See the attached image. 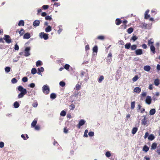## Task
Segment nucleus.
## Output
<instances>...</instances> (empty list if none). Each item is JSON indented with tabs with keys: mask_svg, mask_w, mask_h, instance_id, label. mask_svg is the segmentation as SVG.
I'll return each instance as SVG.
<instances>
[{
	"mask_svg": "<svg viewBox=\"0 0 160 160\" xmlns=\"http://www.w3.org/2000/svg\"><path fill=\"white\" fill-rule=\"evenodd\" d=\"M18 90L20 92L18 95V98H22L27 93V89L24 88L22 86H19L18 87Z\"/></svg>",
	"mask_w": 160,
	"mask_h": 160,
	"instance_id": "nucleus-1",
	"label": "nucleus"
},
{
	"mask_svg": "<svg viewBox=\"0 0 160 160\" xmlns=\"http://www.w3.org/2000/svg\"><path fill=\"white\" fill-rule=\"evenodd\" d=\"M43 92L45 94H48L49 93L50 88L47 85H44L42 88Z\"/></svg>",
	"mask_w": 160,
	"mask_h": 160,
	"instance_id": "nucleus-2",
	"label": "nucleus"
},
{
	"mask_svg": "<svg viewBox=\"0 0 160 160\" xmlns=\"http://www.w3.org/2000/svg\"><path fill=\"white\" fill-rule=\"evenodd\" d=\"M48 34L44 32H41L39 33V36L41 38H43L45 40H47L48 39Z\"/></svg>",
	"mask_w": 160,
	"mask_h": 160,
	"instance_id": "nucleus-3",
	"label": "nucleus"
},
{
	"mask_svg": "<svg viewBox=\"0 0 160 160\" xmlns=\"http://www.w3.org/2000/svg\"><path fill=\"white\" fill-rule=\"evenodd\" d=\"M3 39L8 43H10L12 42V39L10 36L8 35H5L3 38Z\"/></svg>",
	"mask_w": 160,
	"mask_h": 160,
	"instance_id": "nucleus-4",
	"label": "nucleus"
},
{
	"mask_svg": "<svg viewBox=\"0 0 160 160\" xmlns=\"http://www.w3.org/2000/svg\"><path fill=\"white\" fill-rule=\"evenodd\" d=\"M30 47H26L24 50V55L26 57H28L30 54Z\"/></svg>",
	"mask_w": 160,
	"mask_h": 160,
	"instance_id": "nucleus-5",
	"label": "nucleus"
},
{
	"mask_svg": "<svg viewBox=\"0 0 160 160\" xmlns=\"http://www.w3.org/2000/svg\"><path fill=\"white\" fill-rule=\"evenodd\" d=\"M86 122V121L85 120L83 119H81L79 121L77 125V127L78 128H80L81 127L83 126L84 125Z\"/></svg>",
	"mask_w": 160,
	"mask_h": 160,
	"instance_id": "nucleus-6",
	"label": "nucleus"
},
{
	"mask_svg": "<svg viewBox=\"0 0 160 160\" xmlns=\"http://www.w3.org/2000/svg\"><path fill=\"white\" fill-rule=\"evenodd\" d=\"M151 97L149 96H147L145 99L146 103L148 105H150L151 103Z\"/></svg>",
	"mask_w": 160,
	"mask_h": 160,
	"instance_id": "nucleus-7",
	"label": "nucleus"
},
{
	"mask_svg": "<svg viewBox=\"0 0 160 160\" xmlns=\"http://www.w3.org/2000/svg\"><path fill=\"white\" fill-rule=\"evenodd\" d=\"M40 21L38 20H36L33 22V26L34 27H37L39 26Z\"/></svg>",
	"mask_w": 160,
	"mask_h": 160,
	"instance_id": "nucleus-8",
	"label": "nucleus"
},
{
	"mask_svg": "<svg viewBox=\"0 0 160 160\" xmlns=\"http://www.w3.org/2000/svg\"><path fill=\"white\" fill-rule=\"evenodd\" d=\"M143 117H144L143 119L142 120V125H145L147 122V118H146V116L145 115H144L143 116Z\"/></svg>",
	"mask_w": 160,
	"mask_h": 160,
	"instance_id": "nucleus-9",
	"label": "nucleus"
},
{
	"mask_svg": "<svg viewBox=\"0 0 160 160\" xmlns=\"http://www.w3.org/2000/svg\"><path fill=\"white\" fill-rule=\"evenodd\" d=\"M135 54L137 55H139L142 54V50L141 49H138L136 50Z\"/></svg>",
	"mask_w": 160,
	"mask_h": 160,
	"instance_id": "nucleus-10",
	"label": "nucleus"
},
{
	"mask_svg": "<svg viewBox=\"0 0 160 160\" xmlns=\"http://www.w3.org/2000/svg\"><path fill=\"white\" fill-rule=\"evenodd\" d=\"M30 38V34L28 32L25 34L23 36V38L25 39H28Z\"/></svg>",
	"mask_w": 160,
	"mask_h": 160,
	"instance_id": "nucleus-11",
	"label": "nucleus"
},
{
	"mask_svg": "<svg viewBox=\"0 0 160 160\" xmlns=\"http://www.w3.org/2000/svg\"><path fill=\"white\" fill-rule=\"evenodd\" d=\"M151 67L149 65H146L144 67L143 69L144 70L147 71L148 72L150 71L151 69Z\"/></svg>",
	"mask_w": 160,
	"mask_h": 160,
	"instance_id": "nucleus-12",
	"label": "nucleus"
},
{
	"mask_svg": "<svg viewBox=\"0 0 160 160\" xmlns=\"http://www.w3.org/2000/svg\"><path fill=\"white\" fill-rule=\"evenodd\" d=\"M52 31V27L50 26H48L45 29V32H48Z\"/></svg>",
	"mask_w": 160,
	"mask_h": 160,
	"instance_id": "nucleus-13",
	"label": "nucleus"
},
{
	"mask_svg": "<svg viewBox=\"0 0 160 160\" xmlns=\"http://www.w3.org/2000/svg\"><path fill=\"white\" fill-rule=\"evenodd\" d=\"M150 49L151 51L152 52L153 54H154L155 53V48L153 45H151L150 46Z\"/></svg>",
	"mask_w": 160,
	"mask_h": 160,
	"instance_id": "nucleus-14",
	"label": "nucleus"
},
{
	"mask_svg": "<svg viewBox=\"0 0 160 160\" xmlns=\"http://www.w3.org/2000/svg\"><path fill=\"white\" fill-rule=\"evenodd\" d=\"M133 91L135 92L139 93L141 92V89L140 88L137 87L134 89Z\"/></svg>",
	"mask_w": 160,
	"mask_h": 160,
	"instance_id": "nucleus-15",
	"label": "nucleus"
},
{
	"mask_svg": "<svg viewBox=\"0 0 160 160\" xmlns=\"http://www.w3.org/2000/svg\"><path fill=\"white\" fill-rule=\"evenodd\" d=\"M87 77L88 76V73L87 72H83L82 71L80 74V76L81 77H82L83 76Z\"/></svg>",
	"mask_w": 160,
	"mask_h": 160,
	"instance_id": "nucleus-16",
	"label": "nucleus"
},
{
	"mask_svg": "<svg viewBox=\"0 0 160 160\" xmlns=\"http://www.w3.org/2000/svg\"><path fill=\"white\" fill-rule=\"evenodd\" d=\"M160 82V80L158 79H155L154 81V84L156 86H158Z\"/></svg>",
	"mask_w": 160,
	"mask_h": 160,
	"instance_id": "nucleus-17",
	"label": "nucleus"
},
{
	"mask_svg": "<svg viewBox=\"0 0 160 160\" xmlns=\"http://www.w3.org/2000/svg\"><path fill=\"white\" fill-rule=\"evenodd\" d=\"M112 56V55L111 53H110L108 54V57L107 58V62H110L112 61L111 57Z\"/></svg>",
	"mask_w": 160,
	"mask_h": 160,
	"instance_id": "nucleus-18",
	"label": "nucleus"
},
{
	"mask_svg": "<svg viewBox=\"0 0 160 160\" xmlns=\"http://www.w3.org/2000/svg\"><path fill=\"white\" fill-rule=\"evenodd\" d=\"M157 147V144L155 142L152 143V145L151 149V150H155Z\"/></svg>",
	"mask_w": 160,
	"mask_h": 160,
	"instance_id": "nucleus-19",
	"label": "nucleus"
},
{
	"mask_svg": "<svg viewBox=\"0 0 160 160\" xmlns=\"http://www.w3.org/2000/svg\"><path fill=\"white\" fill-rule=\"evenodd\" d=\"M138 128L137 127L133 128L132 130V133L133 134H135L137 131Z\"/></svg>",
	"mask_w": 160,
	"mask_h": 160,
	"instance_id": "nucleus-20",
	"label": "nucleus"
},
{
	"mask_svg": "<svg viewBox=\"0 0 160 160\" xmlns=\"http://www.w3.org/2000/svg\"><path fill=\"white\" fill-rule=\"evenodd\" d=\"M24 22L23 20H20L18 23V25L19 26H24Z\"/></svg>",
	"mask_w": 160,
	"mask_h": 160,
	"instance_id": "nucleus-21",
	"label": "nucleus"
},
{
	"mask_svg": "<svg viewBox=\"0 0 160 160\" xmlns=\"http://www.w3.org/2000/svg\"><path fill=\"white\" fill-rule=\"evenodd\" d=\"M19 104L17 101L15 102L13 104L14 107L15 108H18L19 106Z\"/></svg>",
	"mask_w": 160,
	"mask_h": 160,
	"instance_id": "nucleus-22",
	"label": "nucleus"
},
{
	"mask_svg": "<svg viewBox=\"0 0 160 160\" xmlns=\"http://www.w3.org/2000/svg\"><path fill=\"white\" fill-rule=\"evenodd\" d=\"M133 31V29L132 28L130 27L128 28L127 30V32L129 34H131Z\"/></svg>",
	"mask_w": 160,
	"mask_h": 160,
	"instance_id": "nucleus-23",
	"label": "nucleus"
},
{
	"mask_svg": "<svg viewBox=\"0 0 160 160\" xmlns=\"http://www.w3.org/2000/svg\"><path fill=\"white\" fill-rule=\"evenodd\" d=\"M135 102L133 101L131 102V109L132 110H133L135 107Z\"/></svg>",
	"mask_w": 160,
	"mask_h": 160,
	"instance_id": "nucleus-24",
	"label": "nucleus"
},
{
	"mask_svg": "<svg viewBox=\"0 0 160 160\" xmlns=\"http://www.w3.org/2000/svg\"><path fill=\"white\" fill-rule=\"evenodd\" d=\"M50 97L53 99H55L56 97V95L55 93H52L50 95Z\"/></svg>",
	"mask_w": 160,
	"mask_h": 160,
	"instance_id": "nucleus-25",
	"label": "nucleus"
},
{
	"mask_svg": "<svg viewBox=\"0 0 160 160\" xmlns=\"http://www.w3.org/2000/svg\"><path fill=\"white\" fill-rule=\"evenodd\" d=\"M155 109H152L150 110L149 114L150 115H153L155 113Z\"/></svg>",
	"mask_w": 160,
	"mask_h": 160,
	"instance_id": "nucleus-26",
	"label": "nucleus"
},
{
	"mask_svg": "<svg viewBox=\"0 0 160 160\" xmlns=\"http://www.w3.org/2000/svg\"><path fill=\"white\" fill-rule=\"evenodd\" d=\"M116 21L117 22L116 24L117 25H119L121 23V21L119 18H117L116 19Z\"/></svg>",
	"mask_w": 160,
	"mask_h": 160,
	"instance_id": "nucleus-27",
	"label": "nucleus"
},
{
	"mask_svg": "<svg viewBox=\"0 0 160 160\" xmlns=\"http://www.w3.org/2000/svg\"><path fill=\"white\" fill-rule=\"evenodd\" d=\"M104 78L103 76H101L98 79V82L99 83L101 82L104 79Z\"/></svg>",
	"mask_w": 160,
	"mask_h": 160,
	"instance_id": "nucleus-28",
	"label": "nucleus"
},
{
	"mask_svg": "<svg viewBox=\"0 0 160 160\" xmlns=\"http://www.w3.org/2000/svg\"><path fill=\"white\" fill-rule=\"evenodd\" d=\"M37 123V121H36V120L33 121L31 124V127H35L36 126Z\"/></svg>",
	"mask_w": 160,
	"mask_h": 160,
	"instance_id": "nucleus-29",
	"label": "nucleus"
},
{
	"mask_svg": "<svg viewBox=\"0 0 160 160\" xmlns=\"http://www.w3.org/2000/svg\"><path fill=\"white\" fill-rule=\"evenodd\" d=\"M154 138V137L153 134H150L148 136V139L152 141Z\"/></svg>",
	"mask_w": 160,
	"mask_h": 160,
	"instance_id": "nucleus-30",
	"label": "nucleus"
},
{
	"mask_svg": "<svg viewBox=\"0 0 160 160\" xmlns=\"http://www.w3.org/2000/svg\"><path fill=\"white\" fill-rule=\"evenodd\" d=\"M143 149L144 151L146 152L148 151L149 148L147 146L145 145L143 147Z\"/></svg>",
	"mask_w": 160,
	"mask_h": 160,
	"instance_id": "nucleus-31",
	"label": "nucleus"
},
{
	"mask_svg": "<svg viewBox=\"0 0 160 160\" xmlns=\"http://www.w3.org/2000/svg\"><path fill=\"white\" fill-rule=\"evenodd\" d=\"M11 68L9 67H6L5 68V71L7 73H8L10 71Z\"/></svg>",
	"mask_w": 160,
	"mask_h": 160,
	"instance_id": "nucleus-32",
	"label": "nucleus"
},
{
	"mask_svg": "<svg viewBox=\"0 0 160 160\" xmlns=\"http://www.w3.org/2000/svg\"><path fill=\"white\" fill-rule=\"evenodd\" d=\"M131 46V43H127L125 45V47L126 49H129Z\"/></svg>",
	"mask_w": 160,
	"mask_h": 160,
	"instance_id": "nucleus-33",
	"label": "nucleus"
},
{
	"mask_svg": "<svg viewBox=\"0 0 160 160\" xmlns=\"http://www.w3.org/2000/svg\"><path fill=\"white\" fill-rule=\"evenodd\" d=\"M139 78L138 77L137 75H136L132 79V80L133 82H135L137 81Z\"/></svg>",
	"mask_w": 160,
	"mask_h": 160,
	"instance_id": "nucleus-34",
	"label": "nucleus"
},
{
	"mask_svg": "<svg viewBox=\"0 0 160 160\" xmlns=\"http://www.w3.org/2000/svg\"><path fill=\"white\" fill-rule=\"evenodd\" d=\"M37 70L35 68H32V69L31 72L32 74L34 75L37 73Z\"/></svg>",
	"mask_w": 160,
	"mask_h": 160,
	"instance_id": "nucleus-35",
	"label": "nucleus"
},
{
	"mask_svg": "<svg viewBox=\"0 0 160 160\" xmlns=\"http://www.w3.org/2000/svg\"><path fill=\"white\" fill-rule=\"evenodd\" d=\"M42 62L40 60H38V61L36 62V65L37 67H38L40 65H42Z\"/></svg>",
	"mask_w": 160,
	"mask_h": 160,
	"instance_id": "nucleus-36",
	"label": "nucleus"
},
{
	"mask_svg": "<svg viewBox=\"0 0 160 160\" xmlns=\"http://www.w3.org/2000/svg\"><path fill=\"white\" fill-rule=\"evenodd\" d=\"M98 48L97 46L94 47L93 48V52H98Z\"/></svg>",
	"mask_w": 160,
	"mask_h": 160,
	"instance_id": "nucleus-37",
	"label": "nucleus"
},
{
	"mask_svg": "<svg viewBox=\"0 0 160 160\" xmlns=\"http://www.w3.org/2000/svg\"><path fill=\"white\" fill-rule=\"evenodd\" d=\"M105 155L107 158H109L111 156V154L110 151H107L105 153Z\"/></svg>",
	"mask_w": 160,
	"mask_h": 160,
	"instance_id": "nucleus-38",
	"label": "nucleus"
},
{
	"mask_svg": "<svg viewBox=\"0 0 160 160\" xmlns=\"http://www.w3.org/2000/svg\"><path fill=\"white\" fill-rule=\"evenodd\" d=\"M75 88L76 90L78 91L80 89L81 85L78 84H77L76 85Z\"/></svg>",
	"mask_w": 160,
	"mask_h": 160,
	"instance_id": "nucleus-39",
	"label": "nucleus"
},
{
	"mask_svg": "<svg viewBox=\"0 0 160 160\" xmlns=\"http://www.w3.org/2000/svg\"><path fill=\"white\" fill-rule=\"evenodd\" d=\"M137 47V46L136 45H133L131 46V48L132 50H135Z\"/></svg>",
	"mask_w": 160,
	"mask_h": 160,
	"instance_id": "nucleus-40",
	"label": "nucleus"
},
{
	"mask_svg": "<svg viewBox=\"0 0 160 160\" xmlns=\"http://www.w3.org/2000/svg\"><path fill=\"white\" fill-rule=\"evenodd\" d=\"M24 32V29L23 28H21L20 30L19 31L18 33L20 34V36H22Z\"/></svg>",
	"mask_w": 160,
	"mask_h": 160,
	"instance_id": "nucleus-41",
	"label": "nucleus"
},
{
	"mask_svg": "<svg viewBox=\"0 0 160 160\" xmlns=\"http://www.w3.org/2000/svg\"><path fill=\"white\" fill-rule=\"evenodd\" d=\"M17 81V80L15 78H13L11 80L12 83L13 84L16 83Z\"/></svg>",
	"mask_w": 160,
	"mask_h": 160,
	"instance_id": "nucleus-42",
	"label": "nucleus"
},
{
	"mask_svg": "<svg viewBox=\"0 0 160 160\" xmlns=\"http://www.w3.org/2000/svg\"><path fill=\"white\" fill-rule=\"evenodd\" d=\"M62 27V26L61 25H59L58 26V28H59V29L58 31V32L59 34H60L62 31V29L60 28Z\"/></svg>",
	"mask_w": 160,
	"mask_h": 160,
	"instance_id": "nucleus-43",
	"label": "nucleus"
},
{
	"mask_svg": "<svg viewBox=\"0 0 160 160\" xmlns=\"http://www.w3.org/2000/svg\"><path fill=\"white\" fill-rule=\"evenodd\" d=\"M88 132V131L87 129H86L85 130L84 132V137H85L87 138L88 137V135L87 134V133Z\"/></svg>",
	"mask_w": 160,
	"mask_h": 160,
	"instance_id": "nucleus-44",
	"label": "nucleus"
},
{
	"mask_svg": "<svg viewBox=\"0 0 160 160\" xmlns=\"http://www.w3.org/2000/svg\"><path fill=\"white\" fill-rule=\"evenodd\" d=\"M66 113L65 111L64 110L62 111L60 113V115L61 116H64L66 115Z\"/></svg>",
	"mask_w": 160,
	"mask_h": 160,
	"instance_id": "nucleus-45",
	"label": "nucleus"
},
{
	"mask_svg": "<svg viewBox=\"0 0 160 160\" xmlns=\"http://www.w3.org/2000/svg\"><path fill=\"white\" fill-rule=\"evenodd\" d=\"M45 19L46 20H51L52 18L51 16L49 15H48L45 17Z\"/></svg>",
	"mask_w": 160,
	"mask_h": 160,
	"instance_id": "nucleus-46",
	"label": "nucleus"
},
{
	"mask_svg": "<svg viewBox=\"0 0 160 160\" xmlns=\"http://www.w3.org/2000/svg\"><path fill=\"white\" fill-rule=\"evenodd\" d=\"M59 85L62 87H64L65 85V83L64 82L62 81L60 82Z\"/></svg>",
	"mask_w": 160,
	"mask_h": 160,
	"instance_id": "nucleus-47",
	"label": "nucleus"
},
{
	"mask_svg": "<svg viewBox=\"0 0 160 160\" xmlns=\"http://www.w3.org/2000/svg\"><path fill=\"white\" fill-rule=\"evenodd\" d=\"M35 84L34 83H32L28 85V87H29L31 88H33L35 87Z\"/></svg>",
	"mask_w": 160,
	"mask_h": 160,
	"instance_id": "nucleus-48",
	"label": "nucleus"
},
{
	"mask_svg": "<svg viewBox=\"0 0 160 160\" xmlns=\"http://www.w3.org/2000/svg\"><path fill=\"white\" fill-rule=\"evenodd\" d=\"M28 79L27 77H24L22 79V81L24 82H26L28 81Z\"/></svg>",
	"mask_w": 160,
	"mask_h": 160,
	"instance_id": "nucleus-49",
	"label": "nucleus"
},
{
	"mask_svg": "<svg viewBox=\"0 0 160 160\" xmlns=\"http://www.w3.org/2000/svg\"><path fill=\"white\" fill-rule=\"evenodd\" d=\"M138 39V38L135 36H132L131 38V39L133 40V42H134Z\"/></svg>",
	"mask_w": 160,
	"mask_h": 160,
	"instance_id": "nucleus-50",
	"label": "nucleus"
},
{
	"mask_svg": "<svg viewBox=\"0 0 160 160\" xmlns=\"http://www.w3.org/2000/svg\"><path fill=\"white\" fill-rule=\"evenodd\" d=\"M88 135L90 137H92L94 135V132H88Z\"/></svg>",
	"mask_w": 160,
	"mask_h": 160,
	"instance_id": "nucleus-51",
	"label": "nucleus"
},
{
	"mask_svg": "<svg viewBox=\"0 0 160 160\" xmlns=\"http://www.w3.org/2000/svg\"><path fill=\"white\" fill-rule=\"evenodd\" d=\"M157 152L159 154H160V145L157 147Z\"/></svg>",
	"mask_w": 160,
	"mask_h": 160,
	"instance_id": "nucleus-52",
	"label": "nucleus"
},
{
	"mask_svg": "<svg viewBox=\"0 0 160 160\" xmlns=\"http://www.w3.org/2000/svg\"><path fill=\"white\" fill-rule=\"evenodd\" d=\"M69 67L70 65L68 64H65L64 66V68H65V69L67 70L69 69Z\"/></svg>",
	"mask_w": 160,
	"mask_h": 160,
	"instance_id": "nucleus-53",
	"label": "nucleus"
},
{
	"mask_svg": "<svg viewBox=\"0 0 160 160\" xmlns=\"http://www.w3.org/2000/svg\"><path fill=\"white\" fill-rule=\"evenodd\" d=\"M38 71H39L41 72H43L44 69L43 67H41L40 68H38Z\"/></svg>",
	"mask_w": 160,
	"mask_h": 160,
	"instance_id": "nucleus-54",
	"label": "nucleus"
},
{
	"mask_svg": "<svg viewBox=\"0 0 160 160\" xmlns=\"http://www.w3.org/2000/svg\"><path fill=\"white\" fill-rule=\"evenodd\" d=\"M34 127L35 129L36 130H38L40 129V127L38 125H36Z\"/></svg>",
	"mask_w": 160,
	"mask_h": 160,
	"instance_id": "nucleus-55",
	"label": "nucleus"
},
{
	"mask_svg": "<svg viewBox=\"0 0 160 160\" xmlns=\"http://www.w3.org/2000/svg\"><path fill=\"white\" fill-rule=\"evenodd\" d=\"M49 7V6L48 5H44L42 6V8L44 9H47Z\"/></svg>",
	"mask_w": 160,
	"mask_h": 160,
	"instance_id": "nucleus-56",
	"label": "nucleus"
},
{
	"mask_svg": "<svg viewBox=\"0 0 160 160\" xmlns=\"http://www.w3.org/2000/svg\"><path fill=\"white\" fill-rule=\"evenodd\" d=\"M19 48L18 45H17V44L16 43L15 45V47H14V49L16 50H19Z\"/></svg>",
	"mask_w": 160,
	"mask_h": 160,
	"instance_id": "nucleus-57",
	"label": "nucleus"
},
{
	"mask_svg": "<svg viewBox=\"0 0 160 160\" xmlns=\"http://www.w3.org/2000/svg\"><path fill=\"white\" fill-rule=\"evenodd\" d=\"M97 38L98 39L103 40L104 39V37L102 36H99Z\"/></svg>",
	"mask_w": 160,
	"mask_h": 160,
	"instance_id": "nucleus-58",
	"label": "nucleus"
},
{
	"mask_svg": "<svg viewBox=\"0 0 160 160\" xmlns=\"http://www.w3.org/2000/svg\"><path fill=\"white\" fill-rule=\"evenodd\" d=\"M4 143L2 142H0V148H2L4 147Z\"/></svg>",
	"mask_w": 160,
	"mask_h": 160,
	"instance_id": "nucleus-59",
	"label": "nucleus"
},
{
	"mask_svg": "<svg viewBox=\"0 0 160 160\" xmlns=\"http://www.w3.org/2000/svg\"><path fill=\"white\" fill-rule=\"evenodd\" d=\"M153 43H154V42L151 41V40H148V44L149 45H150V44L152 45V44H153Z\"/></svg>",
	"mask_w": 160,
	"mask_h": 160,
	"instance_id": "nucleus-60",
	"label": "nucleus"
},
{
	"mask_svg": "<svg viewBox=\"0 0 160 160\" xmlns=\"http://www.w3.org/2000/svg\"><path fill=\"white\" fill-rule=\"evenodd\" d=\"M38 105V103L37 102H36L32 104V106L34 108H36L37 107Z\"/></svg>",
	"mask_w": 160,
	"mask_h": 160,
	"instance_id": "nucleus-61",
	"label": "nucleus"
},
{
	"mask_svg": "<svg viewBox=\"0 0 160 160\" xmlns=\"http://www.w3.org/2000/svg\"><path fill=\"white\" fill-rule=\"evenodd\" d=\"M148 132H146L145 133V135H144V138L145 139H146L147 137L148 136Z\"/></svg>",
	"mask_w": 160,
	"mask_h": 160,
	"instance_id": "nucleus-62",
	"label": "nucleus"
},
{
	"mask_svg": "<svg viewBox=\"0 0 160 160\" xmlns=\"http://www.w3.org/2000/svg\"><path fill=\"white\" fill-rule=\"evenodd\" d=\"M142 47L143 49H146L147 48V46L145 44H143Z\"/></svg>",
	"mask_w": 160,
	"mask_h": 160,
	"instance_id": "nucleus-63",
	"label": "nucleus"
},
{
	"mask_svg": "<svg viewBox=\"0 0 160 160\" xmlns=\"http://www.w3.org/2000/svg\"><path fill=\"white\" fill-rule=\"evenodd\" d=\"M157 69L158 70H160V65H157Z\"/></svg>",
	"mask_w": 160,
	"mask_h": 160,
	"instance_id": "nucleus-64",
	"label": "nucleus"
}]
</instances>
